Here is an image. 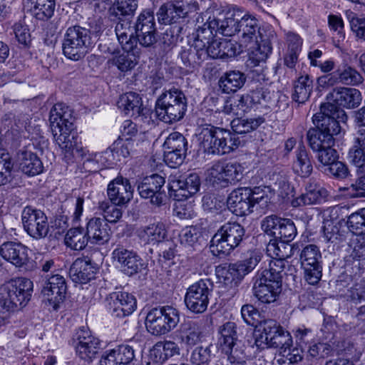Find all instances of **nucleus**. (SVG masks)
Returning <instances> with one entry per match:
<instances>
[{
  "instance_id": "f257e3e1",
  "label": "nucleus",
  "mask_w": 365,
  "mask_h": 365,
  "mask_svg": "<svg viewBox=\"0 0 365 365\" xmlns=\"http://www.w3.org/2000/svg\"><path fill=\"white\" fill-rule=\"evenodd\" d=\"M347 115L344 110L331 103H324L319 113L313 116L317 128H310L307 134L309 145L313 151L328 145H334V135L341 132L340 123H346Z\"/></svg>"
},
{
  "instance_id": "f03ea898",
  "label": "nucleus",
  "mask_w": 365,
  "mask_h": 365,
  "mask_svg": "<svg viewBox=\"0 0 365 365\" xmlns=\"http://www.w3.org/2000/svg\"><path fill=\"white\" fill-rule=\"evenodd\" d=\"M242 11L233 8L222 16L216 17L210 11L199 15L196 19V26H200V36L205 40H212L217 34L226 36L237 35L238 25Z\"/></svg>"
},
{
  "instance_id": "7ed1b4c3",
  "label": "nucleus",
  "mask_w": 365,
  "mask_h": 365,
  "mask_svg": "<svg viewBox=\"0 0 365 365\" xmlns=\"http://www.w3.org/2000/svg\"><path fill=\"white\" fill-rule=\"evenodd\" d=\"M49 121L56 144L66 157H70L76 145L71 135L73 123L71 109L62 103L55 104L50 111Z\"/></svg>"
},
{
  "instance_id": "20e7f679",
  "label": "nucleus",
  "mask_w": 365,
  "mask_h": 365,
  "mask_svg": "<svg viewBox=\"0 0 365 365\" xmlns=\"http://www.w3.org/2000/svg\"><path fill=\"white\" fill-rule=\"evenodd\" d=\"M115 34L122 48L126 51L120 54H115L107 61L108 66H115L120 72L126 73L133 69L138 63L135 54L130 52L137 46L136 38L130 22H118L115 28Z\"/></svg>"
},
{
  "instance_id": "39448f33",
  "label": "nucleus",
  "mask_w": 365,
  "mask_h": 365,
  "mask_svg": "<svg viewBox=\"0 0 365 365\" xmlns=\"http://www.w3.org/2000/svg\"><path fill=\"white\" fill-rule=\"evenodd\" d=\"M282 262H275L272 268L258 272L252 288L254 295L262 303L276 301L282 290Z\"/></svg>"
},
{
  "instance_id": "423d86ee",
  "label": "nucleus",
  "mask_w": 365,
  "mask_h": 365,
  "mask_svg": "<svg viewBox=\"0 0 365 365\" xmlns=\"http://www.w3.org/2000/svg\"><path fill=\"white\" fill-rule=\"evenodd\" d=\"M187 104L185 95L180 90L173 88L165 91L156 101V115L166 123L178 122L184 117Z\"/></svg>"
},
{
  "instance_id": "0eeeda50",
  "label": "nucleus",
  "mask_w": 365,
  "mask_h": 365,
  "mask_svg": "<svg viewBox=\"0 0 365 365\" xmlns=\"http://www.w3.org/2000/svg\"><path fill=\"white\" fill-rule=\"evenodd\" d=\"M200 148L207 154L223 155L236 149L240 141L225 130L213 126L203 128L199 134Z\"/></svg>"
},
{
  "instance_id": "6e6552de",
  "label": "nucleus",
  "mask_w": 365,
  "mask_h": 365,
  "mask_svg": "<svg viewBox=\"0 0 365 365\" xmlns=\"http://www.w3.org/2000/svg\"><path fill=\"white\" fill-rule=\"evenodd\" d=\"M180 322V312L172 306L151 309L145 318V327L153 336H163L173 330Z\"/></svg>"
},
{
  "instance_id": "1a4fd4ad",
  "label": "nucleus",
  "mask_w": 365,
  "mask_h": 365,
  "mask_svg": "<svg viewBox=\"0 0 365 365\" xmlns=\"http://www.w3.org/2000/svg\"><path fill=\"white\" fill-rule=\"evenodd\" d=\"M244 227L237 222L222 225L210 241V250L215 256L227 255L238 247L245 235Z\"/></svg>"
},
{
  "instance_id": "9d476101",
  "label": "nucleus",
  "mask_w": 365,
  "mask_h": 365,
  "mask_svg": "<svg viewBox=\"0 0 365 365\" xmlns=\"http://www.w3.org/2000/svg\"><path fill=\"white\" fill-rule=\"evenodd\" d=\"M255 344L259 347L264 346L274 348L292 346V338L289 332L284 330L272 319L260 322L255 331Z\"/></svg>"
},
{
  "instance_id": "9b49d317",
  "label": "nucleus",
  "mask_w": 365,
  "mask_h": 365,
  "mask_svg": "<svg viewBox=\"0 0 365 365\" xmlns=\"http://www.w3.org/2000/svg\"><path fill=\"white\" fill-rule=\"evenodd\" d=\"M91 46L90 32L79 26L67 29L62 43L63 53L73 61L83 58Z\"/></svg>"
},
{
  "instance_id": "f8f14e48",
  "label": "nucleus",
  "mask_w": 365,
  "mask_h": 365,
  "mask_svg": "<svg viewBox=\"0 0 365 365\" xmlns=\"http://www.w3.org/2000/svg\"><path fill=\"white\" fill-rule=\"evenodd\" d=\"M244 168L237 162L218 161L206 171V180L214 187L225 188L241 180Z\"/></svg>"
},
{
  "instance_id": "ddd939ff",
  "label": "nucleus",
  "mask_w": 365,
  "mask_h": 365,
  "mask_svg": "<svg viewBox=\"0 0 365 365\" xmlns=\"http://www.w3.org/2000/svg\"><path fill=\"white\" fill-rule=\"evenodd\" d=\"M33 286L30 279L17 277L1 286L0 297L11 307L21 309L30 301Z\"/></svg>"
},
{
  "instance_id": "4468645a",
  "label": "nucleus",
  "mask_w": 365,
  "mask_h": 365,
  "mask_svg": "<svg viewBox=\"0 0 365 365\" xmlns=\"http://www.w3.org/2000/svg\"><path fill=\"white\" fill-rule=\"evenodd\" d=\"M212 283L208 279H200L190 285L185 295L187 308L195 314L205 312L212 294Z\"/></svg>"
},
{
  "instance_id": "2eb2a0df",
  "label": "nucleus",
  "mask_w": 365,
  "mask_h": 365,
  "mask_svg": "<svg viewBox=\"0 0 365 365\" xmlns=\"http://www.w3.org/2000/svg\"><path fill=\"white\" fill-rule=\"evenodd\" d=\"M321 258L319 249L315 245H308L301 252L300 261L304 279L309 284H316L322 277Z\"/></svg>"
},
{
  "instance_id": "dca6fc26",
  "label": "nucleus",
  "mask_w": 365,
  "mask_h": 365,
  "mask_svg": "<svg viewBox=\"0 0 365 365\" xmlns=\"http://www.w3.org/2000/svg\"><path fill=\"white\" fill-rule=\"evenodd\" d=\"M197 9L195 0H175L161 6L158 12V20L164 24H173Z\"/></svg>"
},
{
  "instance_id": "f3484780",
  "label": "nucleus",
  "mask_w": 365,
  "mask_h": 365,
  "mask_svg": "<svg viewBox=\"0 0 365 365\" xmlns=\"http://www.w3.org/2000/svg\"><path fill=\"white\" fill-rule=\"evenodd\" d=\"M362 76L354 68L345 64L327 75L318 78L317 83L321 88L332 87L338 83L347 86H358L363 82Z\"/></svg>"
},
{
  "instance_id": "a211bd4d",
  "label": "nucleus",
  "mask_w": 365,
  "mask_h": 365,
  "mask_svg": "<svg viewBox=\"0 0 365 365\" xmlns=\"http://www.w3.org/2000/svg\"><path fill=\"white\" fill-rule=\"evenodd\" d=\"M22 223L25 231L33 238L45 237L48 231V218L40 210L26 207L22 212Z\"/></svg>"
},
{
  "instance_id": "6ab92c4d",
  "label": "nucleus",
  "mask_w": 365,
  "mask_h": 365,
  "mask_svg": "<svg viewBox=\"0 0 365 365\" xmlns=\"http://www.w3.org/2000/svg\"><path fill=\"white\" fill-rule=\"evenodd\" d=\"M168 181L169 194L177 201H182L195 194L200 185L199 176L196 173L190 174L185 178L171 175Z\"/></svg>"
},
{
  "instance_id": "aec40b11",
  "label": "nucleus",
  "mask_w": 365,
  "mask_h": 365,
  "mask_svg": "<svg viewBox=\"0 0 365 365\" xmlns=\"http://www.w3.org/2000/svg\"><path fill=\"white\" fill-rule=\"evenodd\" d=\"M262 259V253L258 250L247 252V256L242 260L230 264L225 273L226 283L237 285L248 273L252 272Z\"/></svg>"
},
{
  "instance_id": "412c9836",
  "label": "nucleus",
  "mask_w": 365,
  "mask_h": 365,
  "mask_svg": "<svg viewBox=\"0 0 365 365\" xmlns=\"http://www.w3.org/2000/svg\"><path fill=\"white\" fill-rule=\"evenodd\" d=\"M133 147V143L131 140H125L124 141L115 142L112 148L109 150H106L103 153H89L88 150L83 147L76 148V150L78 155L85 158L86 161L88 162H96L101 164L102 166H105L108 162V157L112 154L114 157L115 155L118 157V160H120V157L126 158L130 153V150Z\"/></svg>"
},
{
  "instance_id": "4be33fe9",
  "label": "nucleus",
  "mask_w": 365,
  "mask_h": 365,
  "mask_svg": "<svg viewBox=\"0 0 365 365\" xmlns=\"http://www.w3.org/2000/svg\"><path fill=\"white\" fill-rule=\"evenodd\" d=\"M165 180L161 175L154 174L144 178L138 185L137 190L142 198L149 199L151 204L160 206L165 197L162 190Z\"/></svg>"
},
{
  "instance_id": "5701e85b",
  "label": "nucleus",
  "mask_w": 365,
  "mask_h": 365,
  "mask_svg": "<svg viewBox=\"0 0 365 365\" xmlns=\"http://www.w3.org/2000/svg\"><path fill=\"white\" fill-rule=\"evenodd\" d=\"M264 33L255 40L257 48L252 51L249 57V65L257 66L264 63L272 51V41L276 38V33L270 25H267L262 30Z\"/></svg>"
},
{
  "instance_id": "b1692460",
  "label": "nucleus",
  "mask_w": 365,
  "mask_h": 365,
  "mask_svg": "<svg viewBox=\"0 0 365 365\" xmlns=\"http://www.w3.org/2000/svg\"><path fill=\"white\" fill-rule=\"evenodd\" d=\"M107 195L110 203L126 206L133 196V188L128 179L118 176L107 187Z\"/></svg>"
},
{
  "instance_id": "393cba45",
  "label": "nucleus",
  "mask_w": 365,
  "mask_h": 365,
  "mask_svg": "<svg viewBox=\"0 0 365 365\" xmlns=\"http://www.w3.org/2000/svg\"><path fill=\"white\" fill-rule=\"evenodd\" d=\"M108 309L112 316L123 318L131 314L136 309L135 297L125 292H115L108 298Z\"/></svg>"
},
{
  "instance_id": "a878e982",
  "label": "nucleus",
  "mask_w": 365,
  "mask_h": 365,
  "mask_svg": "<svg viewBox=\"0 0 365 365\" xmlns=\"http://www.w3.org/2000/svg\"><path fill=\"white\" fill-rule=\"evenodd\" d=\"M264 27L265 26L262 28L259 26V21L255 16L250 14H244L242 11L239 21L237 32L238 39L241 45L247 48L260 34L264 33L262 30Z\"/></svg>"
},
{
  "instance_id": "bb28decb",
  "label": "nucleus",
  "mask_w": 365,
  "mask_h": 365,
  "mask_svg": "<svg viewBox=\"0 0 365 365\" xmlns=\"http://www.w3.org/2000/svg\"><path fill=\"white\" fill-rule=\"evenodd\" d=\"M200 26L196 27L197 36L192 44L188 49L183 50L180 53V58L184 66L189 68L199 66L207 59V53L203 50V47L206 46L210 40H205L200 36Z\"/></svg>"
},
{
  "instance_id": "cd10ccee",
  "label": "nucleus",
  "mask_w": 365,
  "mask_h": 365,
  "mask_svg": "<svg viewBox=\"0 0 365 365\" xmlns=\"http://www.w3.org/2000/svg\"><path fill=\"white\" fill-rule=\"evenodd\" d=\"M75 349L76 354L81 359L91 361L101 349V342L89 331L81 329L76 334Z\"/></svg>"
},
{
  "instance_id": "c85d7f7f",
  "label": "nucleus",
  "mask_w": 365,
  "mask_h": 365,
  "mask_svg": "<svg viewBox=\"0 0 365 365\" xmlns=\"http://www.w3.org/2000/svg\"><path fill=\"white\" fill-rule=\"evenodd\" d=\"M66 288L65 278L58 274H53L46 279L42 289V294L54 310L58 308L60 302L65 297Z\"/></svg>"
},
{
  "instance_id": "c756f323",
  "label": "nucleus",
  "mask_w": 365,
  "mask_h": 365,
  "mask_svg": "<svg viewBox=\"0 0 365 365\" xmlns=\"http://www.w3.org/2000/svg\"><path fill=\"white\" fill-rule=\"evenodd\" d=\"M176 338L180 346L188 350L202 341V327L196 321L185 320L176 331Z\"/></svg>"
},
{
  "instance_id": "7c9ffc66",
  "label": "nucleus",
  "mask_w": 365,
  "mask_h": 365,
  "mask_svg": "<svg viewBox=\"0 0 365 365\" xmlns=\"http://www.w3.org/2000/svg\"><path fill=\"white\" fill-rule=\"evenodd\" d=\"M112 258L122 271L128 275L137 273L143 267L142 259L136 252L120 245L113 250Z\"/></svg>"
},
{
  "instance_id": "2f4dec72",
  "label": "nucleus",
  "mask_w": 365,
  "mask_h": 365,
  "mask_svg": "<svg viewBox=\"0 0 365 365\" xmlns=\"http://www.w3.org/2000/svg\"><path fill=\"white\" fill-rule=\"evenodd\" d=\"M327 100L329 101L327 103H331L336 106L339 109H340L339 106L346 108H354L361 103L362 97L361 92L356 88L338 87L333 89V91L327 95ZM342 110H344L342 109Z\"/></svg>"
},
{
  "instance_id": "473e14b6",
  "label": "nucleus",
  "mask_w": 365,
  "mask_h": 365,
  "mask_svg": "<svg viewBox=\"0 0 365 365\" xmlns=\"http://www.w3.org/2000/svg\"><path fill=\"white\" fill-rule=\"evenodd\" d=\"M251 188L240 187L231 192L227 200L228 209L237 216H245L253 212L250 197Z\"/></svg>"
},
{
  "instance_id": "72a5a7b5",
  "label": "nucleus",
  "mask_w": 365,
  "mask_h": 365,
  "mask_svg": "<svg viewBox=\"0 0 365 365\" xmlns=\"http://www.w3.org/2000/svg\"><path fill=\"white\" fill-rule=\"evenodd\" d=\"M0 255L16 267H25L30 260L28 247L20 242H4L0 246Z\"/></svg>"
},
{
  "instance_id": "f704fd0d",
  "label": "nucleus",
  "mask_w": 365,
  "mask_h": 365,
  "mask_svg": "<svg viewBox=\"0 0 365 365\" xmlns=\"http://www.w3.org/2000/svg\"><path fill=\"white\" fill-rule=\"evenodd\" d=\"M135 358L134 349L127 344L117 346L104 351L99 365H128Z\"/></svg>"
},
{
  "instance_id": "c9c22d12",
  "label": "nucleus",
  "mask_w": 365,
  "mask_h": 365,
  "mask_svg": "<svg viewBox=\"0 0 365 365\" xmlns=\"http://www.w3.org/2000/svg\"><path fill=\"white\" fill-rule=\"evenodd\" d=\"M137 237L144 245H155L164 241L168 230L163 222H156L139 227L136 231Z\"/></svg>"
},
{
  "instance_id": "e433bc0d",
  "label": "nucleus",
  "mask_w": 365,
  "mask_h": 365,
  "mask_svg": "<svg viewBox=\"0 0 365 365\" xmlns=\"http://www.w3.org/2000/svg\"><path fill=\"white\" fill-rule=\"evenodd\" d=\"M86 235L92 243L103 245L110 237V230L105 220L101 217H92L86 224Z\"/></svg>"
},
{
  "instance_id": "4c0bfd02",
  "label": "nucleus",
  "mask_w": 365,
  "mask_h": 365,
  "mask_svg": "<svg viewBox=\"0 0 365 365\" xmlns=\"http://www.w3.org/2000/svg\"><path fill=\"white\" fill-rule=\"evenodd\" d=\"M217 346L219 350L226 355L233 353V348L237 341V326L235 323L228 322L220 327Z\"/></svg>"
},
{
  "instance_id": "58836bf2",
  "label": "nucleus",
  "mask_w": 365,
  "mask_h": 365,
  "mask_svg": "<svg viewBox=\"0 0 365 365\" xmlns=\"http://www.w3.org/2000/svg\"><path fill=\"white\" fill-rule=\"evenodd\" d=\"M266 250L267 255L272 258L269 264V268H272V264L275 262L280 261L282 264V272L285 267L284 260L293 255L292 245L283 241H277L275 238L269 241Z\"/></svg>"
},
{
  "instance_id": "ea45409f",
  "label": "nucleus",
  "mask_w": 365,
  "mask_h": 365,
  "mask_svg": "<svg viewBox=\"0 0 365 365\" xmlns=\"http://www.w3.org/2000/svg\"><path fill=\"white\" fill-rule=\"evenodd\" d=\"M96 269L89 261L76 259L69 269L71 279L76 283L86 284L94 278Z\"/></svg>"
},
{
  "instance_id": "a19ab883",
  "label": "nucleus",
  "mask_w": 365,
  "mask_h": 365,
  "mask_svg": "<svg viewBox=\"0 0 365 365\" xmlns=\"http://www.w3.org/2000/svg\"><path fill=\"white\" fill-rule=\"evenodd\" d=\"M19 168L26 175L34 176L41 174L43 165L38 155L29 150H21L19 153Z\"/></svg>"
},
{
  "instance_id": "79ce46f5",
  "label": "nucleus",
  "mask_w": 365,
  "mask_h": 365,
  "mask_svg": "<svg viewBox=\"0 0 365 365\" xmlns=\"http://www.w3.org/2000/svg\"><path fill=\"white\" fill-rule=\"evenodd\" d=\"M327 197V191L320 186L309 183L306 187V192L292 201L294 207L320 203Z\"/></svg>"
},
{
  "instance_id": "37998d69",
  "label": "nucleus",
  "mask_w": 365,
  "mask_h": 365,
  "mask_svg": "<svg viewBox=\"0 0 365 365\" xmlns=\"http://www.w3.org/2000/svg\"><path fill=\"white\" fill-rule=\"evenodd\" d=\"M117 106L122 112L131 117H138L142 111L141 98L138 93L133 92L121 95Z\"/></svg>"
},
{
  "instance_id": "c03bdc74",
  "label": "nucleus",
  "mask_w": 365,
  "mask_h": 365,
  "mask_svg": "<svg viewBox=\"0 0 365 365\" xmlns=\"http://www.w3.org/2000/svg\"><path fill=\"white\" fill-rule=\"evenodd\" d=\"M292 168L294 173L303 178L309 176L312 172L310 155L303 145H299L296 150Z\"/></svg>"
},
{
  "instance_id": "a18cd8bd",
  "label": "nucleus",
  "mask_w": 365,
  "mask_h": 365,
  "mask_svg": "<svg viewBox=\"0 0 365 365\" xmlns=\"http://www.w3.org/2000/svg\"><path fill=\"white\" fill-rule=\"evenodd\" d=\"M28 6L36 19L45 21L50 19L54 13V0H26Z\"/></svg>"
},
{
  "instance_id": "49530a36",
  "label": "nucleus",
  "mask_w": 365,
  "mask_h": 365,
  "mask_svg": "<svg viewBox=\"0 0 365 365\" xmlns=\"http://www.w3.org/2000/svg\"><path fill=\"white\" fill-rule=\"evenodd\" d=\"M251 195L250 200L253 204V208L256 207L260 210H264L274 196V189H272L270 186L255 187L251 189Z\"/></svg>"
},
{
  "instance_id": "de8ad7c7",
  "label": "nucleus",
  "mask_w": 365,
  "mask_h": 365,
  "mask_svg": "<svg viewBox=\"0 0 365 365\" xmlns=\"http://www.w3.org/2000/svg\"><path fill=\"white\" fill-rule=\"evenodd\" d=\"M245 81V75L238 71H232L222 76L219 81L224 93H230L240 88Z\"/></svg>"
},
{
  "instance_id": "09e8293b",
  "label": "nucleus",
  "mask_w": 365,
  "mask_h": 365,
  "mask_svg": "<svg viewBox=\"0 0 365 365\" xmlns=\"http://www.w3.org/2000/svg\"><path fill=\"white\" fill-rule=\"evenodd\" d=\"M312 88V81L309 76H301L294 85L293 100L299 103H304L309 99Z\"/></svg>"
},
{
  "instance_id": "8fccbe9b",
  "label": "nucleus",
  "mask_w": 365,
  "mask_h": 365,
  "mask_svg": "<svg viewBox=\"0 0 365 365\" xmlns=\"http://www.w3.org/2000/svg\"><path fill=\"white\" fill-rule=\"evenodd\" d=\"M88 237L82 227L71 228L68 230L65 236V244L67 247L74 250H83L88 242Z\"/></svg>"
},
{
  "instance_id": "3c124183",
  "label": "nucleus",
  "mask_w": 365,
  "mask_h": 365,
  "mask_svg": "<svg viewBox=\"0 0 365 365\" xmlns=\"http://www.w3.org/2000/svg\"><path fill=\"white\" fill-rule=\"evenodd\" d=\"M250 104L247 95L233 96L225 101L223 111L226 114L240 115L249 110Z\"/></svg>"
},
{
  "instance_id": "603ef678",
  "label": "nucleus",
  "mask_w": 365,
  "mask_h": 365,
  "mask_svg": "<svg viewBox=\"0 0 365 365\" xmlns=\"http://www.w3.org/2000/svg\"><path fill=\"white\" fill-rule=\"evenodd\" d=\"M137 8V0H115L110 8V14L118 19L132 16Z\"/></svg>"
},
{
  "instance_id": "864d4df0",
  "label": "nucleus",
  "mask_w": 365,
  "mask_h": 365,
  "mask_svg": "<svg viewBox=\"0 0 365 365\" xmlns=\"http://www.w3.org/2000/svg\"><path fill=\"white\" fill-rule=\"evenodd\" d=\"M264 121L262 117L242 118H237L231 121V126L234 132L245 134L256 130Z\"/></svg>"
},
{
  "instance_id": "5fc2aeb1",
  "label": "nucleus",
  "mask_w": 365,
  "mask_h": 365,
  "mask_svg": "<svg viewBox=\"0 0 365 365\" xmlns=\"http://www.w3.org/2000/svg\"><path fill=\"white\" fill-rule=\"evenodd\" d=\"M250 104H260L264 107H270L275 101L276 93L268 88H257L247 95Z\"/></svg>"
},
{
  "instance_id": "6e6d98bb",
  "label": "nucleus",
  "mask_w": 365,
  "mask_h": 365,
  "mask_svg": "<svg viewBox=\"0 0 365 365\" xmlns=\"http://www.w3.org/2000/svg\"><path fill=\"white\" fill-rule=\"evenodd\" d=\"M212 344L199 346L193 349L188 358L191 365H210L212 359Z\"/></svg>"
},
{
  "instance_id": "4d7b16f0",
  "label": "nucleus",
  "mask_w": 365,
  "mask_h": 365,
  "mask_svg": "<svg viewBox=\"0 0 365 365\" xmlns=\"http://www.w3.org/2000/svg\"><path fill=\"white\" fill-rule=\"evenodd\" d=\"M346 225L353 234L361 235L365 232V207L351 214Z\"/></svg>"
},
{
  "instance_id": "13d9d810",
  "label": "nucleus",
  "mask_w": 365,
  "mask_h": 365,
  "mask_svg": "<svg viewBox=\"0 0 365 365\" xmlns=\"http://www.w3.org/2000/svg\"><path fill=\"white\" fill-rule=\"evenodd\" d=\"M200 237V229L194 226L186 227L182 229L179 235L181 245L185 247L192 248L198 245Z\"/></svg>"
},
{
  "instance_id": "bf43d9fd",
  "label": "nucleus",
  "mask_w": 365,
  "mask_h": 365,
  "mask_svg": "<svg viewBox=\"0 0 365 365\" xmlns=\"http://www.w3.org/2000/svg\"><path fill=\"white\" fill-rule=\"evenodd\" d=\"M273 179L275 180V182L274 187H272V189H274V193L277 192L278 195L284 199H289L294 196V189L290 185L286 176L277 174L274 175Z\"/></svg>"
},
{
  "instance_id": "052dcab7",
  "label": "nucleus",
  "mask_w": 365,
  "mask_h": 365,
  "mask_svg": "<svg viewBox=\"0 0 365 365\" xmlns=\"http://www.w3.org/2000/svg\"><path fill=\"white\" fill-rule=\"evenodd\" d=\"M187 142L186 138L180 133L174 132L166 138L163 148L166 150H175L176 152H186Z\"/></svg>"
},
{
  "instance_id": "680f3d73",
  "label": "nucleus",
  "mask_w": 365,
  "mask_h": 365,
  "mask_svg": "<svg viewBox=\"0 0 365 365\" xmlns=\"http://www.w3.org/2000/svg\"><path fill=\"white\" fill-rule=\"evenodd\" d=\"M122 207L110 204L108 201H103L99 203V209L103 213L104 220L111 223H115L121 218Z\"/></svg>"
},
{
  "instance_id": "e2e57ef3",
  "label": "nucleus",
  "mask_w": 365,
  "mask_h": 365,
  "mask_svg": "<svg viewBox=\"0 0 365 365\" xmlns=\"http://www.w3.org/2000/svg\"><path fill=\"white\" fill-rule=\"evenodd\" d=\"M297 233V228L293 221L290 219L283 218L280 227H278V232H277L275 238L289 243L294 239Z\"/></svg>"
},
{
  "instance_id": "0e129e2a",
  "label": "nucleus",
  "mask_w": 365,
  "mask_h": 365,
  "mask_svg": "<svg viewBox=\"0 0 365 365\" xmlns=\"http://www.w3.org/2000/svg\"><path fill=\"white\" fill-rule=\"evenodd\" d=\"M345 298L347 301L355 304L365 302V282L361 280L353 284L347 289Z\"/></svg>"
},
{
  "instance_id": "69168bd1",
  "label": "nucleus",
  "mask_w": 365,
  "mask_h": 365,
  "mask_svg": "<svg viewBox=\"0 0 365 365\" xmlns=\"http://www.w3.org/2000/svg\"><path fill=\"white\" fill-rule=\"evenodd\" d=\"M153 29H156L153 12L150 10L143 11L137 19L133 29L134 31H142Z\"/></svg>"
},
{
  "instance_id": "338daca9",
  "label": "nucleus",
  "mask_w": 365,
  "mask_h": 365,
  "mask_svg": "<svg viewBox=\"0 0 365 365\" xmlns=\"http://www.w3.org/2000/svg\"><path fill=\"white\" fill-rule=\"evenodd\" d=\"M220 55L221 58H232L242 52V48H245L242 46L240 42L237 43L232 40H222L220 41Z\"/></svg>"
},
{
  "instance_id": "774afa93",
  "label": "nucleus",
  "mask_w": 365,
  "mask_h": 365,
  "mask_svg": "<svg viewBox=\"0 0 365 365\" xmlns=\"http://www.w3.org/2000/svg\"><path fill=\"white\" fill-rule=\"evenodd\" d=\"M334 145H328L315 150L317 152L318 161L323 165H331L338 158L337 152L332 148Z\"/></svg>"
}]
</instances>
